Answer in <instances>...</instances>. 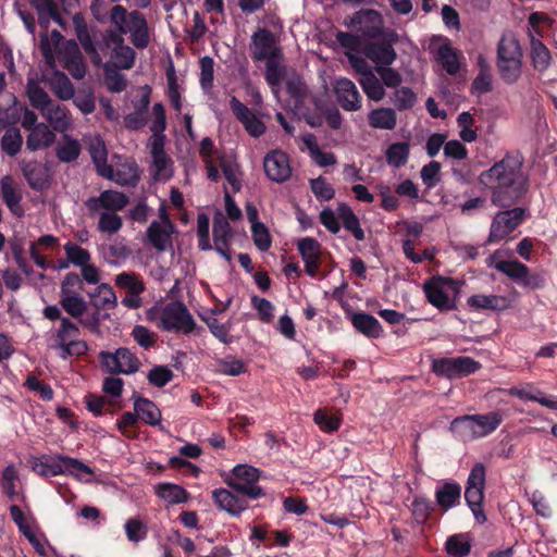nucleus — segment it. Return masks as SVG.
I'll return each mask as SVG.
<instances>
[{
  "mask_svg": "<svg viewBox=\"0 0 557 557\" xmlns=\"http://www.w3.org/2000/svg\"><path fill=\"white\" fill-rule=\"evenodd\" d=\"M220 165L227 183L234 193L240 189L239 171L236 163L226 161L225 158H220Z\"/></svg>",
  "mask_w": 557,
  "mask_h": 557,
  "instance_id": "nucleus-63",
  "label": "nucleus"
},
{
  "mask_svg": "<svg viewBox=\"0 0 557 557\" xmlns=\"http://www.w3.org/2000/svg\"><path fill=\"white\" fill-rule=\"evenodd\" d=\"M215 505L233 516H237L247 508L245 499L234 495L226 488H216L212 492Z\"/></svg>",
  "mask_w": 557,
  "mask_h": 557,
  "instance_id": "nucleus-21",
  "label": "nucleus"
},
{
  "mask_svg": "<svg viewBox=\"0 0 557 557\" xmlns=\"http://www.w3.org/2000/svg\"><path fill=\"white\" fill-rule=\"evenodd\" d=\"M337 215L343 226L352 234L355 239L359 242L364 239V232L360 226L359 219L347 203L338 205Z\"/></svg>",
  "mask_w": 557,
  "mask_h": 557,
  "instance_id": "nucleus-28",
  "label": "nucleus"
},
{
  "mask_svg": "<svg viewBox=\"0 0 557 557\" xmlns=\"http://www.w3.org/2000/svg\"><path fill=\"white\" fill-rule=\"evenodd\" d=\"M112 58L114 59L117 67L128 70L133 67L135 63L136 52L127 45L114 47Z\"/></svg>",
  "mask_w": 557,
  "mask_h": 557,
  "instance_id": "nucleus-56",
  "label": "nucleus"
},
{
  "mask_svg": "<svg viewBox=\"0 0 557 557\" xmlns=\"http://www.w3.org/2000/svg\"><path fill=\"white\" fill-rule=\"evenodd\" d=\"M505 60H522L520 42L512 35L502 36L497 46V62Z\"/></svg>",
  "mask_w": 557,
  "mask_h": 557,
  "instance_id": "nucleus-29",
  "label": "nucleus"
},
{
  "mask_svg": "<svg viewBox=\"0 0 557 557\" xmlns=\"http://www.w3.org/2000/svg\"><path fill=\"white\" fill-rule=\"evenodd\" d=\"M531 59L533 67L536 71H544L550 62V52L540 38L533 36L530 32Z\"/></svg>",
  "mask_w": 557,
  "mask_h": 557,
  "instance_id": "nucleus-34",
  "label": "nucleus"
},
{
  "mask_svg": "<svg viewBox=\"0 0 557 557\" xmlns=\"http://www.w3.org/2000/svg\"><path fill=\"white\" fill-rule=\"evenodd\" d=\"M499 412L462 416L453 420L451 429L460 431L466 437H483L493 433L502 423Z\"/></svg>",
  "mask_w": 557,
  "mask_h": 557,
  "instance_id": "nucleus-5",
  "label": "nucleus"
},
{
  "mask_svg": "<svg viewBox=\"0 0 557 557\" xmlns=\"http://www.w3.org/2000/svg\"><path fill=\"white\" fill-rule=\"evenodd\" d=\"M231 236L232 232L230 223L223 214L218 211L213 219L214 249L228 262L232 259L228 250Z\"/></svg>",
  "mask_w": 557,
  "mask_h": 557,
  "instance_id": "nucleus-18",
  "label": "nucleus"
},
{
  "mask_svg": "<svg viewBox=\"0 0 557 557\" xmlns=\"http://www.w3.org/2000/svg\"><path fill=\"white\" fill-rule=\"evenodd\" d=\"M63 248L69 262L76 267L81 268L90 261V253L76 244L66 243Z\"/></svg>",
  "mask_w": 557,
  "mask_h": 557,
  "instance_id": "nucleus-58",
  "label": "nucleus"
},
{
  "mask_svg": "<svg viewBox=\"0 0 557 557\" xmlns=\"http://www.w3.org/2000/svg\"><path fill=\"white\" fill-rule=\"evenodd\" d=\"M500 77L507 83L516 82L522 67V60H505L497 62Z\"/></svg>",
  "mask_w": 557,
  "mask_h": 557,
  "instance_id": "nucleus-57",
  "label": "nucleus"
},
{
  "mask_svg": "<svg viewBox=\"0 0 557 557\" xmlns=\"http://www.w3.org/2000/svg\"><path fill=\"white\" fill-rule=\"evenodd\" d=\"M78 335L79 327L77 324L69 318H63L59 327L47 334L48 346L64 360L70 357L83 356L88 351V345L85 341L78 339Z\"/></svg>",
  "mask_w": 557,
  "mask_h": 557,
  "instance_id": "nucleus-4",
  "label": "nucleus"
},
{
  "mask_svg": "<svg viewBox=\"0 0 557 557\" xmlns=\"http://www.w3.org/2000/svg\"><path fill=\"white\" fill-rule=\"evenodd\" d=\"M32 469L41 476H57L67 471L77 470L86 474H91V469L78 459L64 455H57L51 462L44 461L39 458H33L30 461Z\"/></svg>",
  "mask_w": 557,
  "mask_h": 557,
  "instance_id": "nucleus-8",
  "label": "nucleus"
},
{
  "mask_svg": "<svg viewBox=\"0 0 557 557\" xmlns=\"http://www.w3.org/2000/svg\"><path fill=\"white\" fill-rule=\"evenodd\" d=\"M436 60L441 63L442 67L449 74L456 75L459 72V61L456 50L446 40L438 47L436 52Z\"/></svg>",
  "mask_w": 557,
  "mask_h": 557,
  "instance_id": "nucleus-37",
  "label": "nucleus"
},
{
  "mask_svg": "<svg viewBox=\"0 0 557 557\" xmlns=\"http://www.w3.org/2000/svg\"><path fill=\"white\" fill-rule=\"evenodd\" d=\"M361 85L369 99L380 101L384 96V88L372 73L364 74Z\"/></svg>",
  "mask_w": 557,
  "mask_h": 557,
  "instance_id": "nucleus-60",
  "label": "nucleus"
},
{
  "mask_svg": "<svg viewBox=\"0 0 557 557\" xmlns=\"http://www.w3.org/2000/svg\"><path fill=\"white\" fill-rule=\"evenodd\" d=\"M100 252L107 263L120 265L132 256L133 250L124 240H120L113 244L102 245Z\"/></svg>",
  "mask_w": 557,
  "mask_h": 557,
  "instance_id": "nucleus-24",
  "label": "nucleus"
},
{
  "mask_svg": "<svg viewBox=\"0 0 557 557\" xmlns=\"http://www.w3.org/2000/svg\"><path fill=\"white\" fill-rule=\"evenodd\" d=\"M173 163L165 154L152 157V175L154 180H169L173 174Z\"/></svg>",
  "mask_w": 557,
  "mask_h": 557,
  "instance_id": "nucleus-53",
  "label": "nucleus"
},
{
  "mask_svg": "<svg viewBox=\"0 0 557 557\" xmlns=\"http://www.w3.org/2000/svg\"><path fill=\"white\" fill-rule=\"evenodd\" d=\"M461 486L453 481L444 482L436 487L435 498L437 505L448 510L460 504Z\"/></svg>",
  "mask_w": 557,
  "mask_h": 557,
  "instance_id": "nucleus-23",
  "label": "nucleus"
},
{
  "mask_svg": "<svg viewBox=\"0 0 557 557\" xmlns=\"http://www.w3.org/2000/svg\"><path fill=\"white\" fill-rule=\"evenodd\" d=\"M446 552L455 557H465L471 550V543L467 534H455L447 539Z\"/></svg>",
  "mask_w": 557,
  "mask_h": 557,
  "instance_id": "nucleus-47",
  "label": "nucleus"
},
{
  "mask_svg": "<svg viewBox=\"0 0 557 557\" xmlns=\"http://www.w3.org/2000/svg\"><path fill=\"white\" fill-rule=\"evenodd\" d=\"M250 53L255 61H268L281 57L274 35L267 28H258L251 36Z\"/></svg>",
  "mask_w": 557,
  "mask_h": 557,
  "instance_id": "nucleus-14",
  "label": "nucleus"
},
{
  "mask_svg": "<svg viewBox=\"0 0 557 557\" xmlns=\"http://www.w3.org/2000/svg\"><path fill=\"white\" fill-rule=\"evenodd\" d=\"M285 86L288 95L296 100L295 104H299L307 92L306 85L300 76L297 74L288 76L285 81Z\"/></svg>",
  "mask_w": 557,
  "mask_h": 557,
  "instance_id": "nucleus-64",
  "label": "nucleus"
},
{
  "mask_svg": "<svg viewBox=\"0 0 557 557\" xmlns=\"http://www.w3.org/2000/svg\"><path fill=\"white\" fill-rule=\"evenodd\" d=\"M173 377V371L166 366H156L147 374V380L156 387L165 386Z\"/></svg>",
  "mask_w": 557,
  "mask_h": 557,
  "instance_id": "nucleus-61",
  "label": "nucleus"
},
{
  "mask_svg": "<svg viewBox=\"0 0 557 557\" xmlns=\"http://www.w3.org/2000/svg\"><path fill=\"white\" fill-rule=\"evenodd\" d=\"M319 109L320 114L319 115H307L306 114V122L312 126L318 127L321 126L323 123V116L325 117L327 124L332 128H338L342 124V117L336 107H315Z\"/></svg>",
  "mask_w": 557,
  "mask_h": 557,
  "instance_id": "nucleus-38",
  "label": "nucleus"
},
{
  "mask_svg": "<svg viewBox=\"0 0 557 557\" xmlns=\"http://www.w3.org/2000/svg\"><path fill=\"white\" fill-rule=\"evenodd\" d=\"M216 369L224 375L237 376L246 371V366L243 360L228 356L216 362Z\"/></svg>",
  "mask_w": 557,
  "mask_h": 557,
  "instance_id": "nucleus-59",
  "label": "nucleus"
},
{
  "mask_svg": "<svg viewBox=\"0 0 557 557\" xmlns=\"http://www.w3.org/2000/svg\"><path fill=\"white\" fill-rule=\"evenodd\" d=\"M173 233V223L168 219L165 213H162L160 221H152L150 223L146 231V236L156 250L165 251L172 248Z\"/></svg>",
  "mask_w": 557,
  "mask_h": 557,
  "instance_id": "nucleus-16",
  "label": "nucleus"
},
{
  "mask_svg": "<svg viewBox=\"0 0 557 557\" xmlns=\"http://www.w3.org/2000/svg\"><path fill=\"white\" fill-rule=\"evenodd\" d=\"M369 122L375 128L392 129L396 125V115L391 108L381 107L370 112Z\"/></svg>",
  "mask_w": 557,
  "mask_h": 557,
  "instance_id": "nucleus-40",
  "label": "nucleus"
},
{
  "mask_svg": "<svg viewBox=\"0 0 557 557\" xmlns=\"http://www.w3.org/2000/svg\"><path fill=\"white\" fill-rule=\"evenodd\" d=\"M121 186H135L139 181L138 169L134 161L126 160L115 169L110 165L109 175H102Z\"/></svg>",
  "mask_w": 557,
  "mask_h": 557,
  "instance_id": "nucleus-22",
  "label": "nucleus"
},
{
  "mask_svg": "<svg viewBox=\"0 0 557 557\" xmlns=\"http://www.w3.org/2000/svg\"><path fill=\"white\" fill-rule=\"evenodd\" d=\"M313 421L325 433H333L341 426L342 419L338 416L331 414L326 409H317L313 413Z\"/></svg>",
  "mask_w": 557,
  "mask_h": 557,
  "instance_id": "nucleus-49",
  "label": "nucleus"
},
{
  "mask_svg": "<svg viewBox=\"0 0 557 557\" xmlns=\"http://www.w3.org/2000/svg\"><path fill=\"white\" fill-rule=\"evenodd\" d=\"M147 319L159 329L168 332L190 334L196 322L187 307L181 301H171L162 306H154L147 311Z\"/></svg>",
  "mask_w": 557,
  "mask_h": 557,
  "instance_id": "nucleus-3",
  "label": "nucleus"
},
{
  "mask_svg": "<svg viewBox=\"0 0 557 557\" xmlns=\"http://www.w3.org/2000/svg\"><path fill=\"white\" fill-rule=\"evenodd\" d=\"M23 139L20 131L13 127L7 129L1 140V147L7 154L13 157L20 151Z\"/></svg>",
  "mask_w": 557,
  "mask_h": 557,
  "instance_id": "nucleus-55",
  "label": "nucleus"
},
{
  "mask_svg": "<svg viewBox=\"0 0 557 557\" xmlns=\"http://www.w3.org/2000/svg\"><path fill=\"white\" fill-rule=\"evenodd\" d=\"M88 150L98 174L101 176L109 175L110 165L107 163V149L104 143L99 137H95L90 140Z\"/></svg>",
  "mask_w": 557,
  "mask_h": 557,
  "instance_id": "nucleus-36",
  "label": "nucleus"
},
{
  "mask_svg": "<svg viewBox=\"0 0 557 557\" xmlns=\"http://www.w3.org/2000/svg\"><path fill=\"white\" fill-rule=\"evenodd\" d=\"M363 23H370L373 25V32H364L366 34L373 36L375 32L379 30L377 25L382 23V16L377 11L372 9L360 10L354 16L350 17L349 22L345 21L344 25L357 26Z\"/></svg>",
  "mask_w": 557,
  "mask_h": 557,
  "instance_id": "nucleus-42",
  "label": "nucleus"
},
{
  "mask_svg": "<svg viewBox=\"0 0 557 557\" xmlns=\"http://www.w3.org/2000/svg\"><path fill=\"white\" fill-rule=\"evenodd\" d=\"M94 305L97 309H113L117 305V298L109 284H100L92 295Z\"/></svg>",
  "mask_w": 557,
  "mask_h": 557,
  "instance_id": "nucleus-44",
  "label": "nucleus"
},
{
  "mask_svg": "<svg viewBox=\"0 0 557 557\" xmlns=\"http://www.w3.org/2000/svg\"><path fill=\"white\" fill-rule=\"evenodd\" d=\"M398 35L391 30L380 40L369 41L364 45L362 51L364 55L379 66L391 65L397 58V53L393 48Z\"/></svg>",
  "mask_w": 557,
  "mask_h": 557,
  "instance_id": "nucleus-11",
  "label": "nucleus"
},
{
  "mask_svg": "<svg viewBox=\"0 0 557 557\" xmlns=\"http://www.w3.org/2000/svg\"><path fill=\"white\" fill-rule=\"evenodd\" d=\"M54 134L45 124H38L33 127L27 137L26 146L29 150L36 151L49 147L54 141Z\"/></svg>",
  "mask_w": 557,
  "mask_h": 557,
  "instance_id": "nucleus-30",
  "label": "nucleus"
},
{
  "mask_svg": "<svg viewBox=\"0 0 557 557\" xmlns=\"http://www.w3.org/2000/svg\"><path fill=\"white\" fill-rule=\"evenodd\" d=\"M60 305L67 314L75 319L83 317L87 308L85 299L77 293L60 296Z\"/></svg>",
  "mask_w": 557,
  "mask_h": 557,
  "instance_id": "nucleus-45",
  "label": "nucleus"
},
{
  "mask_svg": "<svg viewBox=\"0 0 557 557\" xmlns=\"http://www.w3.org/2000/svg\"><path fill=\"white\" fill-rule=\"evenodd\" d=\"M277 59L278 58H273L265 61L264 77L273 91H276L278 89L286 74L285 67L280 65Z\"/></svg>",
  "mask_w": 557,
  "mask_h": 557,
  "instance_id": "nucleus-50",
  "label": "nucleus"
},
{
  "mask_svg": "<svg viewBox=\"0 0 557 557\" xmlns=\"http://www.w3.org/2000/svg\"><path fill=\"white\" fill-rule=\"evenodd\" d=\"M98 216L97 228L100 233L113 235L123 226V220L117 212H89Z\"/></svg>",
  "mask_w": 557,
  "mask_h": 557,
  "instance_id": "nucleus-39",
  "label": "nucleus"
},
{
  "mask_svg": "<svg viewBox=\"0 0 557 557\" xmlns=\"http://www.w3.org/2000/svg\"><path fill=\"white\" fill-rule=\"evenodd\" d=\"M128 197L117 190L109 189L100 193L97 197H90L85 206L89 212H119L128 205Z\"/></svg>",
  "mask_w": 557,
  "mask_h": 557,
  "instance_id": "nucleus-15",
  "label": "nucleus"
},
{
  "mask_svg": "<svg viewBox=\"0 0 557 557\" xmlns=\"http://www.w3.org/2000/svg\"><path fill=\"white\" fill-rule=\"evenodd\" d=\"M424 292L434 307L440 310H451L455 308L458 284L451 278L436 276L424 284Z\"/></svg>",
  "mask_w": 557,
  "mask_h": 557,
  "instance_id": "nucleus-6",
  "label": "nucleus"
},
{
  "mask_svg": "<svg viewBox=\"0 0 557 557\" xmlns=\"http://www.w3.org/2000/svg\"><path fill=\"white\" fill-rule=\"evenodd\" d=\"M480 72L472 82L471 91L475 95H482L491 91L492 89V75L484 60H479Z\"/></svg>",
  "mask_w": 557,
  "mask_h": 557,
  "instance_id": "nucleus-52",
  "label": "nucleus"
},
{
  "mask_svg": "<svg viewBox=\"0 0 557 557\" xmlns=\"http://www.w3.org/2000/svg\"><path fill=\"white\" fill-rule=\"evenodd\" d=\"M102 366L110 373L133 374L140 368V361L131 349L122 347L114 352L99 354Z\"/></svg>",
  "mask_w": 557,
  "mask_h": 557,
  "instance_id": "nucleus-10",
  "label": "nucleus"
},
{
  "mask_svg": "<svg viewBox=\"0 0 557 557\" xmlns=\"http://www.w3.org/2000/svg\"><path fill=\"white\" fill-rule=\"evenodd\" d=\"M107 21L114 28L109 33V39L114 47L125 46L123 36L127 34L135 48L144 50L149 46V26L140 11H127L124 5L116 3L109 10Z\"/></svg>",
  "mask_w": 557,
  "mask_h": 557,
  "instance_id": "nucleus-2",
  "label": "nucleus"
},
{
  "mask_svg": "<svg viewBox=\"0 0 557 557\" xmlns=\"http://www.w3.org/2000/svg\"><path fill=\"white\" fill-rule=\"evenodd\" d=\"M410 152L409 144L394 143L388 146L385 152L386 162L393 168H400L408 161Z\"/></svg>",
  "mask_w": 557,
  "mask_h": 557,
  "instance_id": "nucleus-41",
  "label": "nucleus"
},
{
  "mask_svg": "<svg viewBox=\"0 0 557 557\" xmlns=\"http://www.w3.org/2000/svg\"><path fill=\"white\" fill-rule=\"evenodd\" d=\"M334 91L338 104H358L361 98L357 86L348 78L337 79Z\"/></svg>",
  "mask_w": 557,
  "mask_h": 557,
  "instance_id": "nucleus-31",
  "label": "nucleus"
},
{
  "mask_svg": "<svg viewBox=\"0 0 557 557\" xmlns=\"http://www.w3.org/2000/svg\"><path fill=\"white\" fill-rule=\"evenodd\" d=\"M480 369V363L471 357H451L434 360L433 370L440 375L456 379L474 373Z\"/></svg>",
  "mask_w": 557,
  "mask_h": 557,
  "instance_id": "nucleus-12",
  "label": "nucleus"
},
{
  "mask_svg": "<svg viewBox=\"0 0 557 557\" xmlns=\"http://www.w3.org/2000/svg\"><path fill=\"white\" fill-rule=\"evenodd\" d=\"M0 188L2 201L13 214L22 216L24 213L21 207L22 190L14 183L13 178L9 175L3 176L0 182Z\"/></svg>",
  "mask_w": 557,
  "mask_h": 557,
  "instance_id": "nucleus-20",
  "label": "nucleus"
},
{
  "mask_svg": "<svg viewBox=\"0 0 557 557\" xmlns=\"http://www.w3.org/2000/svg\"><path fill=\"white\" fill-rule=\"evenodd\" d=\"M525 210L519 207L498 212L491 224L488 242L498 243L509 236L523 221Z\"/></svg>",
  "mask_w": 557,
  "mask_h": 557,
  "instance_id": "nucleus-9",
  "label": "nucleus"
},
{
  "mask_svg": "<svg viewBox=\"0 0 557 557\" xmlns=\"http://www.w3.org/2000/svg\"><path fill=\"white\" fill-rule=\"evenodd\" d=\"M351 324L356 330L370 338H377L382 334V325L371 314L359 312L351 315Z\"/></svg>",
  "mask_w": 557,
  "mask_h": 557,
  "instance_id": "nucleus-25",
  "label": "nucleus"
},
{
  "mask_svg": "<svg viewBox=\"0 0 557 557\" xmlns=\"http://www.w3.org/2000/svg\"><path fill=\"white\" fill-rule=\"evenodd\" d=\"M42 116L49 124L59 132H64L69 128L71 122L67 116L66 107H38Z\"/></svg>",
  "mask_w": 557,
  "mask_h": 557,
  "instance_id": "nucleus-35",
  "label": "nucleus"
},
{
  "mask_svg": "<svg viewBox=\"0 0 557 557\" xmlns=\"http://www.w3.org/2000/svg\"><path fill=\"white\" fill-rule=\"evenodd\" d=\"M115 285L125 289L128 294H141L145 290V283L134 272H122L115 276Z\"/></svg>",
  "mask_w": 557,
  "mask_h": 557,
  "instance_id": "nucleus-43",
  "label": "nucleus"
},
{
  "mask_svg": "<svg viewBox=\"0 0 557 557\" xmlns=\"http://www.w3.org/2000/svg\"><path fill=\"white\" fill-rule=\"evenodd\" d=\"M298 251L304 261L320 259V243L312 237H306L298 242Z\"/></svg>",
  "mask_w": 557,
  "mask_h": 557,
  "instance_id": "nucleus-62",
  "label": "nucleus"
},
{
  "mask_svg": "<svg viewBox=\"0 0 557 557\" xmlns=\"http://www.w3.org/2000/svg\"><path fill=\"white\" fill-rule=\"evenodd\" d=\"M18 481L17 470L13 465H9L3 471L0 479V484L3 493L13 499L16 496V482Z\"/></svg>",
  "mask_w": 557,
  "mask_h": 557,
  "instance_id": "nucleus-54",
  "label": "nucleus"
},
{
  "mask_svg": "<svg viewBox=\"0 0 557 557\" xmlns=\"http://www.w3.org/2000/svg\"><path fill=\"white\" fill-rule=\"evenodd\" d=\"M24 177L33 189L42 190L49 185V169L38 161L20 163Z\"/></svg>",
  "mask_w": 557,
  "mask_h": 557,
  "instance_id": "nucleus-19",
  "label": "nucleus"
},
{
  "mask_svg": "<svg viewBox=\"0 0 557 557\" xmlns=\"http://www.w3.org/2000/svg\"><path fill=\"white\" fill-rule=\"evenodd\" d=\"M81 146L76 139L64 136L57 147V157L62 162H71L78 158Z\"/></svg>",
  "mask_w": 557,
  "mask_h": 557,
  "instance_id": "nucleus-51",
  "label": "nucleus"
},
{
  "mask_svg": "<svg viewBox=\"0 0 557 557\" xmlns=\"http://www.w3.org/2000/svg\"><path fill=\"white\" fill-rule=\"evenodd\" d=\"M485 474L486 470L484 465L481 462L475 463L468 476L465 492L466 502L480 522L486 520L485 515L481 510V505L484 499Z\"/></svg>",
  "mask_w": 557,
  "mask_h": 557,
  "instance_id": "nucleus-7",
  "label": "nucleus"
},
{
  "mask_svg": "<svg viewBox=\"0 0 557 557\" xmlns=\"http://www.w3.org/2000/svg\"><path fill=\"white\" fill-rule=\"evenodd\" d=\"M234 114L244 124L246 131L258 137L264 133V124L250 107H233Z\"/></svg>",
  "mask_w": 557,
  "mask_h": 557,
  "instance_id": "nucleus-26",
  "label": "nucleus"
},
{
  "mask_svg": "<svg viewBox=\"0 0 557 557\" xmlns=\"http://www.w3.org/2000/svg\"><path fill=\"white\" fill-rule=\"evenodd\" d=\"M495 269L521 286L539 288L543 285V280L539 275L531 274L529 268L517 260L497 261Z\"/></svg>",
  "mask_w": 557,
  "mask_h": 557,
  "instance_id": "nucleus-13",
  "label": "nucleus"
},
{
  "mask_svg": "<svg viewBox=\"0 0 557 557\" xmlns=\"http://www.w3.org/2000/svg\"><path fill=\"white\" fill-rule=\"evenodd\" d=\"M156 494L169 505L186 503L188 493L185 488L173 483H160L156 486Z\"/></svg>",
  "mask_w": 557,
  "mask_h": 557,
  "instance_id": "nucleus-32",
  "label": "nucleus"
},
{
  "mask_svg": "<svg viewBox=\"0 0 557 557\" xmlns=\"http://www.w3.org/2000/svg\"><path fill=\"white\" fill-rule=\"evenodd\" d=\"M134 409L137 412L138 419H141L149 425H160L161 411L151 400L138 397L134 401Z\"/></svg>",
  "mask_w": 557,
  "mask_h": 557,
  "instance_id": "nucleus-27",
  "label": "nucleus"
},
{
  "mask_svg": "<svg viewBox=\"0 0 557 557\" xmlns=\"http://www.w3.org/2000/svg\"><path fill=\"white\" fill-rule=\"evenodd\" d=\"M73 26L75 35L81 42L83 49L88 54H96L97 49L94 44L92 37L89 33L87 22L82 13H75L73 16Z\"/></svg>",
  "mask_w": 557,
  "mask_h": 557,
  "instance_id": "nucleus-33",
  "label": "nucleus"
},
{
  "mask_svg": "<svg viewBox=\"0 0 557 557\" xmlns=\"http://www.w3.org/2000/svg\"><path fill=\"white\" fill-rule=\"evenodd\" d=\"M69 48H71V52L66 59L65 66L74 78L82 79L86 74V67L82 61V54L78 50V46L75 41H70Z\"/></svg>",
  "mask_w": 557,
  "mask_h": 557,
  "instance_id": "nucleus-48",
  "label": "nucleus"
},
{
  "mask_svg": "<svg viewBox=\"0 0 557 557\" xmlns=\"http://www.w3.org/2000/svg\"><path fill=\"white\" fill-rule=\"evenodd\" d=\"M166 97L170 104H181L183 86L178 83L175 69L172 63L166 69Z\"/></svg>",
  "mask_w": 557,
  "mask_h": 557,
  "instance_id": "nucleus-46",
  "label": "nucleus"
},
{
  "mask_svg": "<svg viewBox=\"0 0 557 557\" xmlns=\"http://www.w3.org/2000/svg\"><path fill=\"white\" fill-rule=\"evenodd\" d=\"M523 162L519 153L506 154L480 174L479 182L491 190L493 205L508 208L525 195L529 175L523 171Z\"/></svg>",
  "mask_w": 557,
  "mask_h": 557,
  "instance_id": "nucleus-1",
  "label": "nucleus"
},
{
  "mask_svg": "<svg viewBox=\"0 0 557 557\" xmlns=\"http://www.w3.org/2000/svg\"><path fill=\"white\" fill-rule=\"evenodd\" d=\"M263 169L265 175L276 183L286 182L292 176L289 159L281 150H273L264 157Z\"/></svg>",
  "mask_w": 557,
  "mask_h": 557,
  "instance_id": "nucleus-17",
  "label": "nucleus"
}]
</instances>
